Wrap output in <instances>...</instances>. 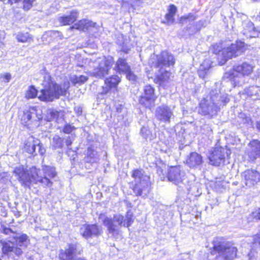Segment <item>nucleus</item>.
<instances>
[{"label":"nucleus","mask_w":260,"mask_h":260,"mask_svg":"<svg viewBox=\"0 0 260 260\" xmlns=\"http://www.w3.org/2000/svg\"><path fill=\"white\" fill-rule=\"evenodd\" d=\"M229 101L226 95L221 96L217 90H212L200 102L198 112L208 118H213L217 115L220 107L225 105Z\"/></svg>","instance_id":"f257e3e1"},{"label":"nucleus","mask_w":260,"mask_h":260,"mask_svg":"<svg viewBox=\"0 0 260 260\" xmlns=\"http://www.w3.org/2000/svg\"><path fill=\"white\" fill-rule=\"evenodd\" d=\"M43 83L44 88L39 93L38 98L42 101L52 102L54 99H58L61 95H64L70 87L68 81L64 82L62 85H59L51 80L49 75L45 77Z\"/></svg>","instance_id":"f03ea898"},{"label":"nucleus","mask_w":260,"mask_h":260,"mask_svg":"<svg viewBox=\"0 0 260 260\" xmlns=\"http://www.w3.org/2000/svg\"><path fill=\"white\" fill-rule=\"evenodd\" d=\"M133 213L131 211L127 212L125 219L120 214L114 215L113 218L106 216L105 214H100L99 219L105 225L109 233L115 237L120 233V227H129L133 222Z\"/></svg>","instance_id":"7ed1b4c3"},{"label":"nucleus","mask_w":260,"mask_h":260,"mask_svg":"<svg viewBox=\"0 0 260 260\" xmlns=\"http://www.w3.org/2000/svg\"><path fill=\"white\" fill-rule=\"evenodd\" d=\"M212 254L216 260H233L236 258L238 249L234 244L222 238H216L213 241Z\"/></svg>","instance_id":"20e7f679"},{"label":"nucleus","mask_w":260,"mask_h":260,"mask_svg":"<svg viewBox=\"0 0 260 260\" xmlns=\"http://www.w3.org/2000/svg\"><path fill=\"white\" fill-rule=\"evenodd\" d=\"M246 49L245 43L243 42H237L232 44L230 46L222 48L221 45L215 44L213 45V52L217 55L219 63L224 64L227 60L232 57L241 55Z\"/></svg>","instance_id":"39448f33"},{"label":"nucleus","mask_w":260,"mask_h":260,"mask_svg":"<svg viewBox=\"0 0 260 260\" xmlns=\"http://www.w3.org/2000/svg\"><path fill=\"white\" fill-rule=\"evenodd\" d=\"M132 177L134 178V191L137 196H146L150 191V177L144 175L142 170L134 171Z\"/></svg>","instance_id":"423d86ee"},{"label":"nucleus","mask_w":260,"mask_h":260,"mask_svg":"<svg viewBox=\"0 0 260 260\" xmlns=\"http://www.w3.org/2000/svg\"><path fill=\"white\" fill-rule=\"evenodd\" d=\"M112 57L99 58L94 63L93 69L89 72L91 76L102 79L109 74L113 63Z\"/></svg>","instance_id":"0eeeda50"},{"label":"nucleus","mask_w":260,"mask_h":260,"mask_svg":"<svg viewBox=\"0 0 260 260\" xmlns=\"http://www.w3.org/2000/svg\"><path fill=\"white\" fill-rule=\"evenodd\" d=\"M174 56L167 51H162L160 54L156 56V60L154 61V55L151 56L149 63L152 67L160 69L165 67L173 66L175 63Z\"/></svg>","instance_id":"6e6552de"},{"label":"nucleus","mask_w":260,"mask_h":260,"mask_svg":"<svg viewBox=\"0 0 260 260\" xmlns=\"http://www.w3.org/2000/svg\"><path fill=\"white\" fill-rule=\"evenodd\" d=\"M1 232L6 235H9V240L15 241L16 244L24 250L29 244V240L26 234L19 235L16 231L5 226H2Z\"/></svg>","instance_id":"1a4fd4ad"},{"label":"nucleus","mask_w":260,"mask_h":260,"mask_svg":"<svg viewBox=\"0 0 260 260\" xmlns=\"http://www.w3.org/2000/svg\"><path fill=\"white\" fill-rule=\"evenodd\" d=\"M0 244L2 246L3 253L7 255L9 258L15 259L16 257H19L24 250L22 248L20 247L16 244H14L13 241L11 240H9L8 242L1 240Z\"/></svg>","instance_id":"9d476101"},{"label":"nucleus","mask_w":260,"mask_h":260,"mask_svg":"<svg viewBox=\"0 0 260 260\" xmlns=\"http://www.w3.org/2000/svg\"><path fill=\"white\" fill-rule=\"evenodd\" d=\"M144 92L139 98V103L146 108L151 109L154 107L156 100L154 94V89L150 85H147L144 87Z\"/></svg>","instance_id":"9b49d317"},{"label":"nucleus","mask_w":260,"mask_h":260,"mask_svg":"<svg viewBox=\"0 0 260 260\" xmlns=\"http://www.w3.org/2000/svg\"><path fill=\"white\" fill-rule=\"evenodd\" d=\"M42 118L41 115L38 114L37 110L35 107H30L23 112V115L21 117V121L23 124L27 126H29L32 123H34L36 126H38L39 121Z\"/></svg>","instance_id":"f8f14e48"},{"label":"nucleus","mask_w":260,"mask_h":260,"mask_svg":"<svg viewBox=\"0 0 260 260\" xmlns=\"http://www.w3.org/2000/svg\"><path fill=\"white\" fill-rule=\"evenodd\" d=\"M225 154L228 156L230 154V150H226L223 148H215L208 156L210 163L214 166H220L221 164L224 163Z\"/></svg>","instance_id":"ddd939ff"},{"label":"nucleus","mask_w":260,"mask_h":260,"mask_svg":"<svg viewBox=\"0 0 260 260\" xmlns=\"http://www.w3.org/2000/svg\"><path fill=\"white\" fill-rule=\"evenodd\" d=\"M38 148V153L43 155L46 152L45 149L41 145L40 141L35 139L33 137L28 138L26 143L25 144V150L29 154L37 155L36 148Z\"/></svg>","instance_id":"4468645a"},{"label":"nucleus","mask_w":260,"mask_h":260,"mask_svg":"<svg viewBox=\"0 0 260 260\" xmlns=\"http://www.w3.org/2000/svg\"><path fill=\"white\" fill-rule=\"evenodd\" d=\"M254 67L250 63L244 62L240 64L235 65L233 67V77L238 76H247L250 75L253 72Z\"/></svg>","instance_id":"2eb2a0df"},{"label":"nucleus","mask_w":260,"mask_h":260,"mask_svg":"<svg viewBox=\"0 0 260 260\" xmlns=\"http://www.w3.org/2000/svg\"><path fill=\"white\" fill-rule=\"evenodd\" d=\"M30 175L32 182L36 183H40L43 185L50 186L52 183L48 178L43 177L40 170L32 168L30 171Z\"/></svg>","instance_id":"dca6fc26"},{"label":"nucleus","mask_w":260,"mask_h":260,"mask_svg":"<svg viewBox=\"0 0 260 260\" xmlns=\"http://www.w3.org/2000/svg\"><path fill=\"white\" fill-rule=\"evenodd\" d=\"M244 183L248 187H252L260 180V174L256 171L247 170L243 174Z\"/></svg>","instance_id":"f3484780"},{"label":"nucleus","mask_w":260,"mask_h":260,"mask_svg":"<svg viewBox=\"0 0 260 260\" xmlns=\"http://www.w3.org/2000/svg\"><path fill=\"white\" fill-rule=\"evenodd\" d=\"M78 252L77 246L75 244H72L68 245L65 250H61L60 252L59 257L60 260H75Z\"/></svg>","instance_id":"a211bd4d"},{"label":"nucleus","mask_w":260,"mask_h":260,"mask_svg":"<svg viewBox=\"0 0 260 260\" xmlns=\"http://www.w3.org/2000/svg\"><path fill=\"white\" fill-rule=\"evenodd\" d=\"M155 115L158 120L165 122H169L173 116V113L170 107L167 106H162L157 108Z\"/></svg>","instance_id":"6ab92c4d"},{"label":"nucleus","mask_w":260,"mask_h":260,"mask_svg":"<svg viewBox=\"0 0 260 260\" xmlns=\"http://www.w3.org/2000/svg\"><path fill=\"white\" fill-rule=\"evenodd\" d=\"M184 176V172L181 170L179 166L172 167L170 169L168 178L169 181L178 184L182 182Z\"/></svg>","instance_id":"aec40b11"},{"label":"nucleus","mask_w":260,"mask_h":260,"mask_svg":"<svg viewBox=\"0 0 260 260\" xmlns=\"http://www.w3.org/2000/svg\"><path fill=\"white\" fill-rule=\"evenodd\" d=\"M14 173L22 185L26 186H29L32 182L30 174L26 172L22 167L16 168Z\"/></svg>","instance_id":"412c9836"},{"label":"nucleus","mask_w":260,"mask_h":260,"mask_svg":"<svg viewBox=\"0 0 260 260\" xmlns=\"http://www.w3.org/2000/svg\"><path fill=\"white\" fill-rule=\"evenodd\" d=\"M80 233L84 238H88L92 235L101 234L102 230L96 225L92 224L83 226L80 229Z\"/></svg>","instance_id":"4be33fe9"},{"label":"nucleus","mask_w":260,"mask_h":260,"mask_svg":"<svg viewBox=\"0 0 260 260\" xmlns=\"http://www.w3.org/2000/svg\"><path fill=\"white\" fill-rule=\"evenodd\" d=\"M64 116V112L61 110L57 111L54 109H48L46 111V119L48 121L55 120L59 122L63 119Z\"/></svg>","instance_id":"5701e85b"},{"label":"nucleus","mask_w":260,"mask_h":260,"mask_svg":"<svg viewBox=\"0 0 260 260\" xmlns=\"http://www.w3.org/2000/svg\"><path fill=\"white\" fill-rule=\"evenodd\" d=\"M159 73L156 75L154 81L155 83L159 85H164L166 83L169 82L171 73L166 70L159 69Z\"/></svg>","instance_id":"b1692460"},{"label":"nucleus","mask_w":260,"mask_h":260,"mask_svg":"<svg viewBox=\"0 0 260 260\" xmlns=\"http://www.w3.org/2000/svg\"><path fill=\"white\" fill-rule=\"evenodd\" d=\"M186 164L190 167H196L203 162L202 156L197 152H192L187 158Z\"/></svg>","instance_id":"393cba45"},{"label":"nucleus","mask_w":260,"mask_h":260,"mask_svg":"<svg viewBox=\"0 0 260 260\" xmlns=\"http://www.w3.org/2000/svg\"><path fill=\"white\" fill-rule=\"evenodd\" d=\"M114 69L119 73H126L129 71L130 66L125 58L119 57L116 62Z\"/></svg>","instance_id":"a878e982"},{"label":"nucleus","mask_w":260,"mask_h":260,"mask_svg":"<svg viewBox=\"0 0 260 260\" xmlns=\"http://www.w3.org/2000/svg\"><path fill=\"white\" fill-rule=\"evenodd\" d=\"M251 150L249 153V157L252 160L260 157V141L253 140L250 142Z\"/></svg>","instance_id":"bb28decb"},{"label":"nucleus","mask_w":260,"mask_h":260,"mask_svg":"<svg viewBox=\"0 0 260 260\" xmlns=\"http://www.w3.org/2000/svg\"><path fill=\"white\" fill-rule=\"evenodd\" d=\"M244 93L253 100H255L260 97V89L259 87L252 86L244 89Z\"/></svg>","instance_id":"cd10ccee"},{"label":"nucleus","mask_w":260,"mask_h":260,"mask_svg":"<svg viewBox=\"0 0 260 260\" xmlns=\"http://www.w3.org/2000/svg\"><path fill=\"white\" fill-rule=\"evenodd\" d=\"M88 79V77L85 75H72L69 77L70 82L76 86H80L85 83Z\"/></svg>","instance_id":"c85d7f7f"},{"label":"nucleus","mask_w":260,"mask_h":260,"mask_svg":"<svg viewBox=\"0 0 260 260\" xmlns=\"http://www.w3.org/2000/svg\"><path fill=\"white\" fill-rule=\"evenodd\" d=\"M211 68L210 61L205 60L201 64L198 70V74L200 78H204Z\"/></svg>","instance_id":"c756f323"},{"label":"nucleus","mask_w":260,"mask_h":260,"mask_svg":"<svg viewBox=\"0 0 260 260\" xmlns=\"http://www.w3.org/2000/svg\"><path fill=\"white\" fill-rule=\"evenodd\" d=\"M16 39L19 42L21 43H30L33 42L32 36L28 32L20 31L16 35Z\"/></svg>","instance_id":"7c9ffc66"},{"label":"nucleus","mask_w":260,"mask_h":260,"mask_svg":"<svg viewBox=\"0 0 260 260\" xmlns=\"http://www.w3.org/2000/svg\"><path fill=\"white\" fill-rule=\"evenodd\" d=\"M42 167L43 177L46 176L50 179V178H53L56 175V172L54 168L47 166H43Z\"/></svg>","instance_id":"2f4dec72"},{"label":"nucleus","mask_w":260,"mask_h":260,"mask_svg":"<svg viewBox=\"0 0 260 260\" xmlns=\"http://www.w3.org/2000/svg\"><path fill=\"white\" fill-rule=\"evenodd\" d=\"M105 81V83L109 85L112 88H115L120 82V78L118 76L114 75L107 78Z\"/></svg>","instance_id":"473e14b6"},{"label":"nucleus","mask_w":260,"mask_h":260,"mask_svg":"<svg viewBox=\"0 0 260 260\" xmlns=\"http://www.w3.org/2000/svg\"><path fill=\"white\" fill-rule=\"evenodd\" d=\"M243 25L244 27V34L249 37H251L252 34H251V33L254 30L253 23L251 21H248L245 22Z\"/></svg>","instance_id":"72a5a7b5"},{"label":"nucleus","mask_w":260,"mask_h":260,"mask_svg":"<svg viewBox=\"0 0 260 260\" xmlns=\"http://www.w3.org/2000/svg\"><path fill=\"white\" fill-rule=\"evenodd\" d=\"M52 145L54 149L61 148L63 146V140L58 136H55L52 140Z\"/></svg>","instance_id":"f704fd0d"},{"label":"nucleus","mask_w":260,"mask_h":260,"mask_svg":"<svg viewBox=\"0 0 260 260\" xmlns=\"http://www.w3.org/2000/svg\"><path fill=\"white\" fill-rule=\"evenodd\" d=\"M87 153L88 157L92 159V162H97L99 160V155L96 151L91 148H88Z\"/></svg>","instance_id":"c9c22d12"},{"label":"nucleus","mask_w":260,"mask_h":260,"mask_svg":"<svg viewBox=\"0 0 260 260\" xmlns=\"http://www.w3.org/2000/svg\"><path fill=\"white\" fill-rule=\"evenodd\" d=\"M37 95V90L34 86H30L25 93V97L27 99H33Z\"/></svg>","instance_id":"e433bc0d"},{"label":"nucleus","mask_w":260,"mask_h":260,"mask_svg":"<svg viewBox=\"0 0 260 260\" xmlns=\"http://www.w3.org/2000/svg\"><path fill=\"white\" fill-rule=\"evenodd\" d=\"M87 27L86 20L84 19L80 20L77 23H74L72 28L80 30H83Z\"/></svg>","instance_id":"4c0bfd02"},{"label":"nucleus","mask_w":260,"mask_h":260,"mask_svg":"<svg viewBox=\"0 0 260 260\" xmlns=\"http://www.w3.org/2000/svg\"><path fill=\"white\" fill-rule=\"evenodd\" d=\"M76 17H59V21L62 23V25H70L74 23Z\"/></svg>","instance_id":"58836bf2"},{"label":"nucleus","mask_w":260,"mask_h":260,"mask_svg":"<svg viewBox=\"0 0 260 260\" xmlns=\"http://www.w3.org/2000/svg\"><path fill=\"white\" fill-rule=\"evenodd\" d=\"M239 118L241 119V122L245 124L247 126L251 124V120L249 117L246 116L244 114H241Z\"/></svg>","instance_id":"ea45409f"},{"label":"nucleus","mask_w":260,"mask_h":260,"mask_svg":"<svg viewBox=\"0 0 260 260\" xmlns=\"http://www.w3.org/2000/svg\"><path fill=\"white\" fill-rule=\"evenodd\" d=\"M177 7L174 5H170L168 8V13L165 16H174L177 12Z\"/></svg>","instance_id":"a19ab883"},{"label":"nucleus","mask_w":260,"mask_h":260,"mask_svg":"<svg viewBox=\"0 0 260 260\" xmlns=\"http://www.w3.org/2000/svg\"><path fill=\"white\" fill-rule=\"evenodd\" d=\"M160 21L162 23L169 25L173 23L174 17H161Z\"/></svg>","instance_id":"79ce46f5"},{"label":"nucleus","mask_w":260,"mask_h":260,"mask_svg":"<svg viewBox=\"0 0 260 260\" xmlns=\"http://www.w3.org/2000/svg\"><path fill=\"white\" fill-rule=\"evenodd\" d=\"M125 74H126V78L128 80L133 82H135L136 81L137 77L134 73L131 71V69L129 70V71H128Z\"/></svg>","instance_id":"37998d69"},{"label":"nucleus","mask_w":260,"mask_h":260,"mask_svg":"<svg viewBox=\"0 0 260 260\" xmlns=\"http://www.w3.org/2000/svg\"><path fill=\"white\" fill-rule=\"evenodd\" d=\"M253 244V247L260 248V232L254 237Z\"/></svg>","instance_id":"c03bdc74"},{"label":"nucleus","mask_w":260,"mask_h":260,"mask_svg":"<svg viewBox=\"0 0 260 260\" xmlns=\"http://www.w3.org/2000/svg\"><path fill=\"white\" fill-rule=\"evenodd\" d=\"M141 133L143 137L147 139L149 138V135H150V132L149 129L145 127H143L141 129Z\"/></svg>","instance_id":"a18cd8bd"},{"label":"nucleus","mask_w":260,"mask_h":260,"mask_svg":"<svg viewBox=\"0 0 260 260\" xmlns=\"http://www.w3.org/2000/svg\"><path fill=\"white\" fill-rule=\"evenodd\" d=\"M34 0H24L23 1V8L25 10L29 9L34 2Z\"/></svg>","instance_id":"49530a36"},{"label":"nucleus","mask_w":260,"mask_h":260,"mask_svg":"<svg viewBox=\"0 0 260 260\" xmlns=\"http://www.w3.org/2000/svg\"><path fill=\"white\" fill-rule=\"evenodd\" d=\"M74 129V126H72L70 124H67L63 127V132L66 134H70Z\"/></svg>","instance_id":"de8ad7c7"},{"label":"nucleus","mask_w":260,"mask_h":260,"mask_svg":"<svg viewBox=\"0 0 260 260\" xmlns=\"http://www.w3.org/2000/svg\"><path fill=\"white\" fill-rule=\"evenodd\" d=\"M112 88V87L107 84L105 83L104 85L102 86V91L101 92V94H107L110 90Z\"/></svg>","instance_id":"09e8293b"},{"label":"nucleus","mask_w":260,"mask_h":260,"mask_svg":"<svg viewBox=\"0 0 260 260\" xmlns=\"http://www.w3.org/2000/svg\"><path fill=\"white\" fill-rule=\"evenodd\" d=\"M1 78H3L5 82H9L11 78V75L10 73H5L0 75Z\"/></svg>","instance_id":"8fccbe9b"},{"label":"nucleus","mask_w":260,"mask_h":260,"mask_svg":"<svg viewBox=\"0 0 260 260\" xmlns=\"http://www.w3.org/2000/svg\"><path fill=\"white\" fill-rule=\"evenodd\" d=\"M72 143V139L70 137H68L66 140V144L68 147L71 145Z\"/></svg>","instance_id":"3c124183"},{"label":"nucleus","mask_w":260,"mask_h":260,"mask_svg":"<svg viewBox=\"0 0 260 260\" xmlns=\"http://www.w3.org/2000/svg\"><path fill=\"white\" fill-rule=\"evenodd\" d=\"M50 35L51 36L54 37H59L60 36V33L58 31H51L49 32Z\"/></svg>","instance_id":"603ef678"},{"label":"nucleus","mask_w":260,"mask_h":260,"mask_svg":"<svg viewBox=\"0 0 260 260\" xmlns=\"http://www.w3.org/2000/svg\"><path fill=\"white\" fill-rule=\"evenodd\" d=\"M78 15H79L78 12L77 10H74L71 12V14L69 16L74 17Z\"/></svg>","instance_id":"864d4df0"},{"label":"nucleus","mask_w":260,"mask_h":260,"mask_svg":"<svg viewBox=\"0 0 260 260\" xmlns=\"http://www.w3.org/2000/svg\"><path fill=\"white\" fill-rule=\"evenodd\" d=\"M20 1L21 0H7L6 4L12 5L14 3H17Z\"/></svg>","instance_id":"5fc2aeb1"},{"label":"nucleus","mask_w":260,"mask_h":260,"mask_svg":"<svg viewBox=\"0 0 260 260\" xmlns=\"http://www.w3.org/2000/svg\"><path fill=\"white\" fill-rule=\"evenodd\" d=\"M157 173L158 174L159 176L162 175L163 176L164 175V173H163V170L161 168H157Z\"/></svg>","instance_id":"6e6d98bb"},{"label":"nucleus","mask_w":260,"mask_h":260,"mask_svg":"<svg viewBox=\"0 0 260 260\" xmlns=\"http://www.w3.org/2000/svg\"><path fill=\"white\" fill-rule=\"evenodd\" d=\"M257 128L260 131V121L257 123Z\"/></svg>","instance_id":"4d7b16f0"},{"label":"nucleus","mask_w":260,"mask_h":260,"mask_svg":"<svg viewBox=\"0 0 260 260\" xmlns=\"http://www.w3.org/2000/svg\"><path fill=\"white\" fill-rule=\"evenodd\" d=\"M136 2V4H135V5H139V1L140 0H135Z\"/></svg>","instance_id":"13d9d810"},{"label":"nucleus","mask_w":260,"mask_h":260,"mask_svg":"<svg viewBox=\"0 0 260 260\" xmlns=\"http://www.w3.org/2000/svg\"><path fill=\"white\" fill-rule=\"evenodd\" d=\"M0 1L4 2V3H6L7 0H0Z\"/></svg>","instance_id":"bf43d9fd"},{"label":"nucleus","mask_w":260,"mask_h":260,"mask_svg":"<svg viewBox=\"0 0 260 260\" xmlns=\"http://www.w3.org/2000/svg\"><path fill=\"white\" fill-rule=\"evenodd\" d=\"M183 18H184L185 19H186V18H187V17H181V20L180 21H181V20H182V19Z\"/></svg>","instance_id":"052dcab7"},{"label":"nucleus","mask_w":260,"mask_h":260,"mask_svg":"<svg viewBox=\"0 0 260 260\" xmlns=\"http://www.w3.org/2000/svg\"><path fill=\"white\" fill-rule=\"evenodd\" d=\"M258 218L259 219H260V216L258 217Z\"/></svg>","instance_id":"680f3d73"},{"label":"nucleus","mask_w":260,"mask_h":260,"mask_svg":"<svg viewBox=\"0 0 260 260\" xmlns=\"http://www.w3.org/2000/svg\"><path fill=\"white\" fill-rule=\"evenodd\" d=\"M0 260H1V259H0Z\"/></svg>","instance_id":"e2e57ef3"}]
</instances>
